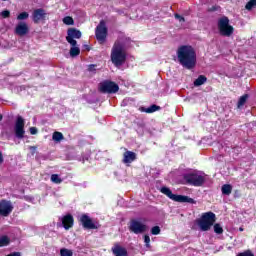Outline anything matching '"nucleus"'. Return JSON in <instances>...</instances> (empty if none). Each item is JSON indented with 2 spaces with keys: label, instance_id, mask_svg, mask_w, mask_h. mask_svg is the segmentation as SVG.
<instances>
[{
  "label": "nucleus",
  "instance_id": "1",
  "mask_svg": "<svg viewBox=\"0 0 256 256\" xmlns=\"http://www.w3.org/2000/svg\"><path fill=\"white\" fill-rule=\"evenodd\" d=\"M178 63L185 69H193L197 65V53L192 46L182 45L176 52Z\"/></svg>",
  "mask_w": 256,
  "mask_h": 256
},
{
  "label": "nucleus",
  "instance_id": "2",
  "mask_svg": "<svg viewBox=\"0 0 256 256\" xmlns=\"http://www.w3.org/2000/svg\"><path fill=\"white\" fill-rule=\"evenodd\" d=\"M129 38H120L112 47L111 51V61L115 67H121L127 59V54L125 53V43H129Z\"/></svg>",
  "mask_w": 256,
  "mask_h": 256
},
{
  "label": "nucleus",
  "instance_id": "3",
  "mask_svg": "<svg viewBox=\"0 0 256 256\" xmlns=\"http://www.w3.org/2000/svg\"><path fill=\"white\" fill-rule=\"evenodd\" d=\"M183 179L188 185H193V187H203L206 181L205 174L197 171L183 174Z\"/></svg>",
  "mask_w": 256,
  "mask_h": 256
},
{
  "label": "nucleus",
  "instance_id": "4",
  "mask_svg": "<svg viewBox=\"0 0 256 256\" xmlns=\"http://www.w3.org/2000/svg\"><path fill=\"white\" fill-rule=\"evenodd\" d=\"M160 191L163 195H166L172 201H176L177 203H191L195 204V200L193 198H189L188 196L173 194L170 188L162 187Z\"/></svg>",
  "mask_w": 256,
  "mask_h": 256
},
{
  "label": "nucleus",
  "instance_id": "5",
  "mask_svg": "<svg viewBox=\"0 0 256 256\" xmlns=\"http://www.w3.org/2000/svg\"><path fill=\"white\" fill-rule=\"evenodd\" d=\"M218 29L223 37H231L234 31L233 26L229 25V18L227 16H223L218 20Z\"/></svg>",
  "mask_w": 256,
  "mask_h": 256
},
{
  "label": "nucleus",
  "instance_id": "6",
  "mask_svg": "<svg viewBox=\"0 0 256 256\" xmlns=\"http://www.w3.org/2000/svg\"><path fill=\"white\" fill-rule=\"evenodd\" d=\"M148 227L147 225L143 224V222L132 219L129 224V231L131 233H135V235H141L142 233H145L147 231Z\"/></svg>",
  "mask_w": 256,
  "mask_h": 256
},
{
  "label": "nucleus",
  "instance_id": "7",
  "mask_svg": "<svg viewBox=\"0 0 256 256\" xmlns=\"http://www.w3.org/2000/svg\"><path fill=\"white\" fill-rule=\"evenodd\" d=\"M95 36L97 41H99L100 43H105V40L107 39V25L103 20L100 21V23L97 25L95 30Z\"/></svg>",
  "mask_w": 256,
  "mask_h": 256
},
{
  "label": "nucleus",
  "instance_id": "8",
  "mask_svg": "<svg viewBox=\"0 0 256 256\" xmlns=\"http://www.w3.org/2000/svg\"><path fill=\"white\" fill-rule=\"evenodd\" d=\"M101 93H117L119 91V85L113 81H104L99 84Z\"/></svg>",
  "mask_w": 256,
  "mask_h": 256
},
{
  "label": "nucleus",
  "instance_id": "9",
  "mask_svg": "<svg viewBox=\"0 0 256 256\" xmlns=\"http://www.w3.org/2000/svg\"><path fill=\"white\" fill-rule=\"evenodd\" d=\"M14 133L17 139H23L25 137V120L23 117L18 116L15 126H14Z\"/></svg>",
  "mask_w": 256,
  "mask_h": 256
},
{
  "label": "nucleus",
  "instance_id": "10",
  "mask_svg": "<svg viewBox=\"0 0 256 256\" xmlns=\"http://www.w3.org/2000/svg\"><path fill=\"white\" fill-rule=\"evenodd\" d=\"M75 39H81V31L70 28L67 30V36L66 41L72 45V47H77V40Z\"/></svg>",
  "mask_w": 256,
  "mask_h": 256
},
{
  "label": "nucleus",
  "instance_id": "11",
  "mask_svg": "<svg viewBox=\"0 0 256 256\" xmlns=\"http://www.w3.org/2000/svg\"><path fill=\"white\" fill-rule=\"evenodd\" d=\"M80 222L84 229H99L101 227V225L93 223V220L87 214L80 216Z\"/></svg>",
  "mask_w": 256,
  "mask_h": 256
},
{
  "label": "nucleus",
  "instance_id": "12",
  "mask_svg": "<svg viewBox=\"0 0 256 256\" xmlns=\"http://www.w3.org/2000/svg\"><path fill=\"white\" fill-rule=\"evenodd\" d=\"M15 35H18L19 37H25L29 33V25L27 22L20 21L15 29H14Z\"/></svg>",
  "mask_w": 256,
  "mask_h": 256
},
{
  "label": "nucleus",
  "instance_id": "13",
  "mask_svg": "<svg viewBox=\"0 0 256 256\" xmlns=\"http://www.w3.org/2000/svg\"><path fill=\"white\" fill-rule=\"evenodd\" d=\"M11 211H13L11 202L2 200L0 202V215H2V217H8L11 214Z\"/></svg>",
  "mask_w": 256,
  "mask_h": 256
},
{
  "label": "nucleus",
  "instance_id": "14",
  "mask_svg": "<svg viewBox=\"0 0 256 256\" xmlns=\"http://www.w3.org/2000/svg\"><path fill=\"white\" fill-rule=\"evenodd\" d=\"M45 17H47V12H45L43 8H38L32 13V19L34 23H39L40 21L45 20Z\"/></svg>",
  "mask_w": 256,
  "mask_h": 256
},
{
  "label": "nucleus",
  "instance_id": "15",
  "mask_svg": "<svg viewBox=\"0 0 256 256\" xmlns=\"http://www.w3.org/2000/svg\"><path fill=\"white\" fill-rule=\"evenodd\" d=\"M62 223L58 224V227H64V229L69 230L73 227V216L71 214H67L66 216L61 218Z\"/></svg>",
  "mask_w": 256,
  "mask_h": 256
},
{
  "label": "nucleus",
  "instance_id": "16",
  "mask_svg": "<svg viewBox=\"0 0 256 256\" xmlns=\"http://www.w3.org/2000/svg\"><path fill=\"white\" fill-rule=\"evenodd\" d=\"M137 160V154L133 151H126L123 154L122 162L127 165L129 163H133V161Z\"/></svg>",
  "mask_w": 256,
  "mask_h": 256
},
{
  "label": "nucleus",
  "instance_id": "17",
  "mask_svg": "<svg viewBox=\"0 0 256 256\" xmlns=\"http://www.w3.org/2000/svg\"><path fill=\"white\" fill-rule=\"evenodd\" d=\"M112 253L115 256H129L127 253V248L122 247L119 244H115L114 247H112Z\"/></svg>",
  "mask_w": 256,
  "mask_h": 256
},
{
  "label": "nucleus",
  "instance_id": "18",
  "mask_svg": "<svg viewBox=\"0 0 256 256\" xmlns=\"http://www.w3.org/2000/svg\"><path fill=\"white\" fill-rule=\"evenodd\" d=\"M201 219L203 221H206V223H210V225L213 226V223H215V213L213 212H206L202 215Z\"/></svg>",
  "mask_w": 256,
  "mask_h": 256
},
{
  "label": "nucleus",
  "instance_id": "19",
  "mask_svg": "<svg viewBox=\"0 0 256 256\" xmlns=\"http://www.w3.org/2000/svg\"><path fill=\"white\" fill-rule=\"evenodd\" d=\"M161 110V106H157V105H151L150 107L146 108V107H141L140 111L142 113H155V111H160Z\"/></svg>",
  "mask_w": 256,
  "mask_h": 256
},
{
  "label": "nucleus",
  "instance_id": "20",
  "mask_svg": "<svg viewBox=\"0 0 256 256\" xmlns=\"http://www.w3.org/2000/svg\"><path fill=\"white\" fill-rule=\"evenodd\" d=\"M198 227H200L201 231H209L212 225L201 218L198 222Z\"/></svg>",
  "mask_w": 256,
  "mask_h": 256
},
{
  "label": "nucleus",
  "instance_id": "21",
  "mask_svg": "<svg viewBox=\"0 0 256 256\" xmlns=\"http://www.w3.org/2000/svg\"><path fill=\"white\" fill-rule=\"evenodd\" d=\"M207 83V77L205 75H200L194 81V87H201V85H205Z\"/></svg>",
  "mask_w": 256,
  "mask_h": 256
},
{
  "label": "nucleus",
  "instance_id": "22",
  "mask_svg": "<svg viewBox=\"0 0 256 256\" xmlns=\"http://www.w3.org/2000/svg\"><path fill=\"white\" fill-rule=\"evenodd\" d=\"M222 195H231L233 191V186L231 184H224L221 188Z\"/></svg>",
  "mask_w": 256,
  "mask_h": 256
},
{
  "label": "nucleus",
  "instance_id": "23",
  "mask_svg": "<svg viewBox=\"0 0 256 256\" xmlns=\"http://www.w3.org/2000/svg\"><path fill=\"white\" fill-rule=\"evenodd\" d=\"M52 139H53V141H55V143H61V141H63V139H65V136H63V133L56 131L53 133Z\"/></svg>",
  "mask_w": 256,
  "mask_h": 256
},
{
  "label": "nucleus",
  "instance_id": "24",
  "mask_svg": "<svg viewBox=\"0 0 256 256\" xmlns=\"http://www.w3.org/2000/svg\"><path fill=\"white\" fill-rule=\"evenodd\" d=\"M50 180L56 185H60V183H63V179H61L58 174H52Z\"/></svg>",
  "mask_w": 256,
  "mask_h": 256
},
{
  "label": "nucleus",
  "instance_id": "25",
  "mask_svg": "<svg viewBox=\"0 0 256 256\" xmlns=\"http://www.w3.org/2000/svg\"><path fill=\"white\" fill-rule=\"evenodd\" d=\"M247 99H249V95H247V94L240 97V99L238 101V109H241V107H243V105H245V103H247Z\"/></svg>",
  "mask_w": 256,
  "mask_h": 256
},
{
  "label": "nucleus",
  "instance_id": "26",
  "mask_svg": "<svg viewBox=\"0 0 256 256\" xmlns=\"http://www.w3.org/2000/svg\"><path fill=\"white\" fill-rule=\"evenodd\" d=\"M11 243V239H9L7 236L0 237V247H7Z\"/></svg>",
  "mask_w": 256,
  "mask_h": 256
},
{
  "label": "nucleus",
  "instance_id": "27",
  "mask_svg": "<svg viewBox=\"0 0 256 256\" xmlns=\"http://www.w3.org/2000/svg\"><path fill=\"white\" fill-rule=\"evenodd\" d=\"M81 53V49H79V47L73 46L70 49V56L71 57H77V55H79Z\"/></svg>",
  "mask_w": 256,
  "mask_h": 256
},
{
  "label": "nucleus",
  "instance_id": "28",
  "mask_svg": "<svg viewBox=\"0 0 256 256\" xmlns=\"http://www.w3.org/2000/svg\"><path fill=\"white\" fill-rule=\"evenodd\" d=\"M29 19V13L28 12H21L18 16H17V20L18 21H25Z\"/></svg>",
  "mask_w": 256,
  "mask_h": 256
},
{
  "label": "nucleus",
  "instance_id": "29",
  "mask_svg": "<svg viewBox=\"0 0 256 256\" xmlns=\"http://www.w3.org/2000/svg\"><path fill=\"white\" fill-rule=\"evenodd\" d=\"M75 21L71 16H66L63 18V24L64 25H74Z\"/></svg>",
  "mask_w": 256,
  "mask_h": 256
},
{
  "label": "nucleus",
  "instance_id": "30",
  "mask_svg": "<svg viewBox=\"0 0 256 256\" xmlns=\"http://www.w3.org/2000/svg\"><path fill=\"white\" fill-rule=\"evenodd\" d=\"M60 255L61 256H73V251L69 250V249H66V248H62L60 250Z\"/></svg>",
  "mask_w": 256,
  "mask_h": 256
},
{
  "label": "nucleus",
  "instance_id": "31",
  "mask_svg": "<svg viewBox=\"0 0 256 256\" xmlns=\"http://www.w3.org/2000/svg\"><path fill=\"white\" fill-rule=\"evenodd\" d=\"M254 7H256V0H249V2L245 6V9H247V11H251V9H253Z\"/></svg>",
  "mask_w": 256,
  "mask_h": 256
},
{
  "label": "nucleus",
  "instance_id": "32",
  "mask_svg": "<svg viewBox=\"0 0 256 256\" xmlns=\"http://www.w3.org/2000/svg\"><path fill=\"white\" fill-rule=\"evenodd\" d=\"M214 232L217 233V235H221V233H223V227H221L220 224H215Z\"/></svg>",
  "mask_w": 256,
  "mask_h": 256
},
{
  "label": "nucleus",
  "instance_id": "33",
  "mask_svg": "<svg viewBox=\"0 0 256 256\" xmlns=\"http://www.w3.org/2000/svg\"><path fill=\"white\" fill-rule=\"evenodd\" d=\"M0 15L3 19H9V17H11V12L9 10H3Z\"/></svg>",
  "mask_w": 256,
  "mask_h": 256
},
{
  "label": "nucleus",
  "instance_id": "34",
  "mask_svg": "<svg viewBox=\"0 0 256 256\" xmlns=\"http://www.w3.org/2000/svg\"><path fill=\"white\" fill-rule=\"evenodd\" d=\"M161 233V228L159 226H154L151 229V234L152 235H159Z\"/></svg>",
  "mask_w": 256,
  "mask_h": 256
},
{
  "label": "nucleus",
  "instance_id": "35",
  "mask_svg": "<svg viewBox=\"0 0 256 256\" xmlns=\"http://www.w3.org/2000/svg\"><path fill=\"white\" fill-rule=\"evenodd\" d=\"M221 10V7L220 6H217V5H214V6H211L210 8H208V11L210 13H213L215 11H220Z\"/></svg>",
  "mask_w": 256,
  "mask_h": 256
},
{
  "label": "nucleus",
  "instance_id": "36",
  "mask_svg": "<svg viewBox=\"0 0 256 256\" xmlns=\"http://www.w3.org/2000/svg\"><path fill=\"white\" fill-rule=\"evenodd\" d=\"M175 19H177L180 23H185V17L179 15V14H174Z\"/></svg>",
  "mask_w": 256,
  "mask_h": 256
},
{
  "label": "nucleus",
  "instance_id": "37",
  "mask_svg": "<svg viewBox=\"0 0 256 256\" xmlns=\"http://www.w3.org/2000/svg\"><path fill=\"white\" fill-rule=\"evenodd\" d=\"M144 243H146V247H149V243H151V238L149 237V235L144 236Z\"/></svg>",
  "mask_w": 256,
  "mask_h": 256
},
{
  "label": "nucleus",
  "instance_id": "38",
  "mask_svg": "<svg viewBox=\"0 0 256 256\" xmlns=\"http://www.w3.org/2000/svg\"><path fill=\"white\" fill-rule=\"evenodd\" d=\"M30 133H31V135H37V133H38L37 128L31 127V128H30Z\"/></svg>",
  "mask_w": 256,
  "mask_h": 256
},
{
  "label": "nucleus",
  "instance_id": "39",
  "mask_svg": "<svg viewBox=\"0 0 256 256\" xmlns=\"http://www.w3.org/2000/svg\"><path fill=\"white\" fill-rule=\"evenodd\" d=\"M89 71H95V65H90L89 68H88Z\"/></svg>",
  "mask_w": 256,
  "mask_h": 256
},
{
  "label": "nucleus",
  "instance_id": "40",
  "mask_svg": "<svg viewBox=\"0 0 256 256\" xmlns=\"http://www.w3.org/2000/svg\"><path fill=\"white\" fill-rule=\"evenodd\" d=\"M3 161H4V159H3V153L0 152V165L3 164Z\"/></svg>",
  "mask_w": 256,
  "mask_h": 256
},
{
  "label": "nucleus",
  "instance_id": "41",
  "mask_svg": "<svg viewBox=\"0 0 256 256\" xmlns=\"http://www.w3.org/2000/svg\"><path fill=\"white\" fill-rule=\"evenodd\" d=\"M30 149L33 150V151H35V149H37V147L31 146Z\"/></svg>",
  "mask_w": 256,
  "mask_h": 256
},
{
  "label": "nucleus",
  "instance_id": "42",
  "mask_svg": "<svg viewBox=\"0 0 256 256\" xmlns=\"http://www.w3.org/2000/svg\"><path fill=\"white\" fill-rule=\"evenodd\" d=\"M0 121H3V115L0 114Z\"/></svg>",
  "mask_w": 256,
  "mask_h": 256
},
{
  "label": "nucleus",
  "instance_id": "43",
  "mask_svg": "<svg viewBox=\"0 0 256 256\" xmlns=\"http://www.w3.org/2000/svg\"><path fill=\"white\" fill-rule=\"evenodd\" d=\"M85 47H86V49L89 51V46L86 45Z\"/></svg>",
  "mask_w": 256,
  "mask_h": 256
},
{
  "label": "nucleus",
  "instance_id": "44",
  "mask_svg": "<svg viewBox=\"0 0 256 256\" xmlns=\"http://www.w3.org/2000/svg\"><path fill=\"white\" fill-rule=\"evenodd\" d=\"M240 231H243V228H239Z\"/></svg>",
  "mask_w": 256,
  "mask_h": 256
},
{
  "label": "nucleus",
  "instance_id": "45",
  "mask_svg": "<svg viewBox=\"0 0 256 256\" xmlns=\"http://www.w3.org/2000/svg\"><path fill=\"white\" fill-rule=\"evenodd\" d=\"M3 1H7V0H3Z\"/></svg>",
  "mask_w": 256,
  "mask_h": 256
}]
</instances>
